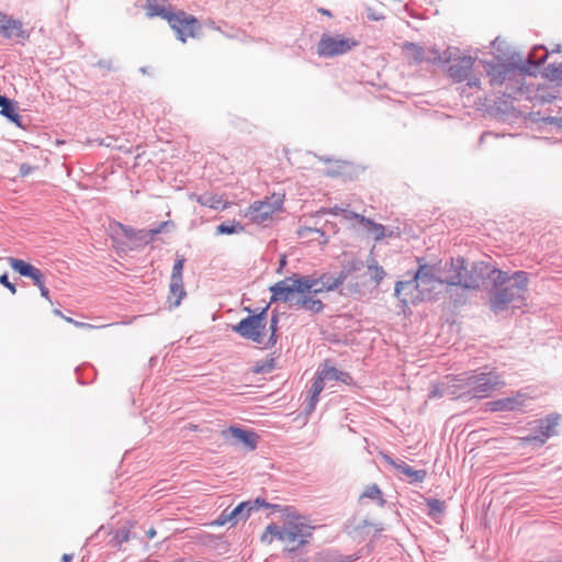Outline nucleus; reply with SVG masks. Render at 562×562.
Instances as JSON below:
<instances>
[{"label": "nucleus", "mask_w": 562, "mask_h": 562, "mask_svg": "<svg viewBox=\"0 0 562 562\" xmlns=\"http://www.w3.org/2000/svg\"><path fill=\"white\" fill-rule=\"evenodd\" d=\"M184 261L186 260L183 257L176 258L170 278L183 279L182 271H183Z\"/></svg>", "instance_id": "obj_39"}, {"label": "nucleus", "mask_w": 562, "mask_h": 562, "mask_svg": "<svg viewBox=\"0 0 562 562\" xmlns=\"http://www.w3.org/2000/svg\"><path fill=\"white\" fill-rule=\"evenodd\" d=\"M427 507L429 509L428 515L432 518H436L438 515H441L445 512V502L437 498L427 499Z\"/></svg>", "instance_id": "obj_37"}, {"label": "nucleus", "mask_w": 562, "mask_h": 562, "mask_svg": "<svg viewBox=\"0 0 562 562\" xmlns=\"http://www.w3.org/2000/svg\"><path fill=\"white\" fill-rule=\"evenodd\" d=\"M458 390L449 392L451 395L471 398L486 397L494 390L504 385L499 375L495 371L481 373H464L454 378Z\"/></svg>", "instance_id": "obj_3"}, {"label": "nucleus", "mask_w": 562, "mask_h": 562, "mask_svg": "<svg viewBox=\"0 0 562 562\" xmlns=\"http://www.w3.org/2000/svg\"><path fill=\"white\" fill-rule=\"evenodd\" d=\"M276 368V360L273 357H269L265 360L256 362V364L252 368V372L260 374V373H270Z\"/></svg>", "instance_id": "obj_34"}, {"label": "nucleus", "mask_w": 562, "mask_h": 562, "mask_svg": "<svg viewBox=\"0 0 562 562\" xmlns=\"http://www.w3.org/2000/svg\"><path fill=\"white\" fill-rule=\"evenodd\" d=\"M195 201L200 205L207 206L213 210H224L226 207V203L223 201V198L212 192H204L196 195Z\"/></svg>", "instance_id": "obj_25"}, {"label": "nucleus", "mask_w": 562, "mask_h": 562, "mask_svg": "<svg viewBox=\"0 0 562 562\" xmlns=\"http://www.w3.org/2000/svg\"><path fill=\"white\" fill-rule=\"evenodd\" d=\"M310 277L300 273H292L269 288L271 292L270 303L282 302L289 303L293 307L296 296L308 292L312 285L310 283Z\"/></svg>", "instance_id": "obj_5"}, {"label": "nucleus", "mask_w": 562, "mask_h": 562, "mask_svg": "<svg viewBox=\"0 0 562 562\" xmlns=\"http://www.w3.org/2000/svg\"><path fill=\"white\" fill-rule=\"evenodd\" d=\"M121 226V229H122V233L123 235L131 241L134 243L135 240V237H136V229L132 228L131 226H126V225H120Z\"/></svg>", "instance_id": "obj_47"}, {"label": "nucleus", "mask_w": 562, "mask_h": 562, "mask_svg": "<svg viewBox=\"0 0 562 562\" xmlns=\"http://www.w3.org/2000/svg\"><path fill=\"white\" fill-rule=\"evenodd\" d=\"M241 232H244V226L237 221L223 222L216 226L217 235H232Z\"/></svg>", "instance_id": "obj_33"}, {"label": "nucleus", "mask_w": 562, "mask_h": 562, "mask_svg": "<svg viewBox=\"0 0 562 562\" xmlns=\"http://www.w3.org/2000/svg\"><path fill=\"white\" fill-rule=\"evenodd\" d=\"M408 279L397 281L394 288V294L402 303L403 307L417 305L419 302L430 300L415 279L412 272L407 273Z\"/></svg>", "instance_id": "obj_8"}, {"label": "nucleus", "mask_w": 562, "mask_h": 562, "mask_svg": "<svg viewBox=\"0 0 562 562\" xmlns=\"http://www.w3.org/2000/svg\"><path fill=\"white\" fill-rule=\"evenodd\" d=\"M146 14L148 18L160 16L167 22L173 14L172 7L170 4L148 3L146 7Z\"/></svg>", "instance_id": "obj_29"}, {"label": "nucleus", "mask_w": 562, "mask_h": 562, "mask_svg": "<svg viewBox=\"0 0 562 562\" xmlns=\"http://www.w3.org/2000/svg\"><path fill=\"white\" fill-rule=\"evenodd\" d=\"M76 325L81 326V327L87 326V324H85V323H78V322H76Z\"/></svg>", "instance_id": "obj_64"}, {"label": "nucleus", "mask_w": 562, "mask_h": 562, "mask_svg": "<svg viewBox=\"0 0 562 562\" xmlns=\"http://www.w3.org/2000/svg\"><path fill=\"white\" fill-rule=\"evenodd\" d=\"M61 560H63V562H70L72 560V555L65 553L63 555Z\"/></svg>", "instance_id": "obj_59"}, {"label": "nucleus", "mask_w": 562, "mask_h": 562, "mask_svg": "<svg viewBox=\"0 0 562 562\" xmlns=\"http://www.w3.org/2000/svg\"><path fill=\"white\" fill-rule=\"evenodd\" d=\"M269 536H270V535H269L267 531H265V532L262 533V536H261L260 540H261L262 542L271 543L272 538H270Z\"/></svg>", "instance_id": "obj_56"}, {"label": "nucleus", "mask_w": 562, "mask_h": 562, "mask_svg": "<svg viewBox=\"0 0 562 562\" xmlns=\"http://www.w3.org/2000/svg\"><path fill=\"white\" fill-rule=\"evenodd\" d=\"M351 211H347L345 209H341L339 206H334V207H329V209H321L317 214H331L334 216H338L342 213H346V218H349V220H352L350 217V213Z\"/></svg>", "instance_id": "obj_42"}, {"label": "nucleus", "mask_w": 562, "mask_h": 562, "mask_svg": "<svg viewBox=\"0 0 562 562\" xmlns=\"http://www.w3.org/2000/svg\"><path fill=\"white\" fill-rule=\"evenodd\" d=\"M0 33L3 37L15 42H23L30 37L20 20L4 13H0Z\"/></svg>", "instance_id": "obj_13"}, {"label": "nucleus", "mask_w": 562, "mask_h": 562, "mask_svg": "<svg viewBox=\"0 0 562 562\" xmlns=\"http://www.w3.org/2000/svg\"><path fill=\"white\" fill-rule=\"evenodd\" d=\"M8 260L10 267L15 272H18L22 277L32 279V281L37 288L45 283V277L38 268L22 259L9 257Z\"/></svg>", "instance_id": "obj_15"}, {"label": "nucleus", "mask_w": 562, "mask_h": 562, "mask_svg": "<svg viewBox=\"0 0 562 562\" xmlns=\"http://www.w3.org/2000/svg\"><path fill=\"white\" fill-rule=\"evenodd\" d=\"M0 114L7 117L16 126L22 127V116L16 112L14 102L5 95L0 94Z\"/></svg>", "instance_id": "obj_23"}, {"label": "nucleus", "mask_w": 562, "mask_h": 562, "mask_svg": "<svg viewBox=\"0 0 562 562\" xmlns=\"http://www.w3.org/2000/svg\"><path fill=\"white\" fill-rule=\"evenodd\" d=\"M475 59L471 56H462L453 60L448 68L449 77L456 82L465 81L473 68Z\"/></svg>", "instance_id": "obj_16"}, {"label": "nucleus", "mask_w": 562, "mask_h": 562, "mask_svg": "<svg viewBox=\"0 0 562 562\" xmlns=\"http://www.w3.org/2000/svg\"><path fill=\"white\" fill-rule=\"evenodd\" d=\"M546 123L554 124L558 128L562 130V117L549 116L543 120Z\"/></svg>", "instance_id": "obj_50"}, {"label": "nucleus", "mask_w": 562, "mask_h": 562, "mask_svg": "<svg viewBox=\"0 0 562 562\" xmlns=\"http://www.w3.org/2000/svg\"><path fill=\"white\" fill-rule=\"evenodd\" d=\"M318 403V396H314V394H308L307 401L304 403V413L310 415L314 412L316 405Z\"/></svg>", "instance_id": "obj_44"}, {"label": "nucleus", "mask_w": 562, "mask_h": 562, "mask_svg": "<svg viewBox=\"0 0 562 562\" xmlns=\"http://www.w3.org/2000/svg\"><path fill=\"white\" fill-rule=\"evenodd\" d=\"M546 76L551 80L562 81V63L549 64L546 67Z\"/></svg>", "instance_id": "obj_38"}, {"label": "nucleus", "mask_w": 562, "mask_h": 562, "mask_svg": "<svg viewBox=\"0 0 562 562\" xmlns=\"http://www.w3.org/2000/svg\"><path fill=\"white\" fill-rule=\"evenodd\" d=\"M312 279L316 281L318 293L330 292L338 289L344 284L348 277V272L342 270L338 273V276L334 277L330 273H321L318 277L316 274H311Z\"/></svg>", "instance_id": "obj_17"}, {"label": "nucleus", "mask_w": 562, "mask_h": 562, "mask_svg": "<svg viewBox=\"0 0 562 562\" xmlns=\"http://www.w3.org/2000/svg\"><path fill=\"white\" fill-rule=\"evenodd\" d=\"M561 50V45L558 44L555 45V47L552 49V53H559Z\"/></svg>", "instance_id": "obj_60"}, {"label": "nucleus", "mask_w": 562, "mask_h": 562, "mask_svg": "<svg viewBox=\"0 0 562 562\" xmlns=\"http://www.w3.org/2000/svg\"><path fill=\"white\" fill-rule=\"evenodd\" d=\"M168 24L176 32L177 38L182 43H184L188 37H195L201 31L199 20L182 10L173 12Z\"/></svg>", "instance_id": "obj_9"}, {"label": "nucleus", "mask_w": 562, "mask_h": 562, "mask_svg": "<svg viewBox=\"0 0 562 562\" xmlns=\"http://www.w3.org/2000/svg\"><path fill=\"white\" fill-rule=\"evenodd\" d=\"M488 305L492 312L498 314L508 308L509 304L521 302L526 299L529 277L526 271H515L509 274L496 267L491 268Z\"/></svg>", "instance_id": "obj_1"}, {"label": "nucleus", "mask_w": 562, "mask_h": 562, "mask_svg": "<svg viewBox=\"0 0 562 562\" xmlns=\"http://www.w3.org/2000/svg\"><path fill=\"white\" fill-rule=\"evenodd\" d=\"M272 505L273 504H270L260 497L239 503L235 508L232 509L234 525H237L239 521L247 520L252 512H256L261 507L270 508L272 510Z\"/></svg>", "instance_id": "obj_14"}, {"label": "nucleus", "mask_w": 562, "mask_h": 562, "mask_svg": "<svg viewBox=\"0 0 562 562\" xmlns=\"http://www.w3.org/2000/svg\"><path fill=\"white\" fill-rule=\"evenodd\" d=\"M527 400L524 393H516L513 396L503 397L488 403L490 411L492 412H512L520 409Z\"/></svg>", "instance_id": "obj_19"}, {"label": "nucleus", "mask_w": 562, "mask_h": 562, "mask_svg": "<svg viewBox=\"0 0 562 562\" xmlns=\"http://www.w3.org/2000/svg\"><path fill=\"white\" fill-rule=\"evenodd\" d=\"M314 232H316V233L321 234L322 236H324V235H325V234H324V232H323L322 229H318V228L314 229Z\"/></svg>", "instance_id": "obj_62"}, {"label": "nucleus", "mask_w": 562, "mask_h": 562, "mask_svg": "<svg viewBox=\"0 0 562 562\" xmlns=\"http://www.w3.org/2000/svg\"><path fill=\"white\" fill-rule=\"evenodd\" d=\"M326 379L321 374V369L318 368L315 374V378L312 382L308 393L314 394V396H319L325 387Z\"/></svg>", "instance_id": "obj_36"}, {"label": "nucleus", "mask_w": 562, "mask_h": 562, "mask_svg": "<svg viewBox=\"0 0 562 562\" xmlns=\"http://www.w3.org/2000/svg\"><path fill=\"white\" fill-rule=\"evenodd\" d=\"M227 522H232L233 526L234 525V517L232 515V510H229V508H226L224 509L220 516L217 517V519L215 520V525L217 526H224L225 524Z\"/></svg>", "instance_id": "obj_41"}, {"label": "nucleus", "mask_w": 562, "mask_h": 562, "mask_svg": "<svg viewBox=\"0 0 562 562\" xmlns=\"http://www.w3.org/2000/svg\"><path fill=\"white\" fill-rule=\"evenodd\" d=\"M359 42L352 37H345L340 34L331 35L324 33L317 44V54L321 57H335L344 55L357 47Z\"/></svg>", "instance_id": "obj_7"}, {"label": "nucleus", "mask_w": 562, "mask_h": 562, "mask_svg": "<svg viewBox=\"0 0 562 562\" xmlns=\"http://www.w3.org/2000/svg\"><path fill=\"white\" fill-rule=\"evenodd\" d=\"M318 368L321 369V374L326 379V381H339L346 385L353 384V378L350 375V373L338 370L328 361H325Z\"/></svg>", "instance_id": "obj_21"}, {"label": "nucleus", "mask_w": 562, "mask_h": 562, "mask_svg": "<svg viewBox=\"0 0 562 562\" xmlns=\"http://www.w3.org/2000/svg\"><path fill=\"white\" fill-rule=\"evenodd\" d=\"M272 512H278L284 517L282 542L293 544L289 551L294 552L308 543L314 527L307 524L305 517L299 515L293 507L279 504L272 505Z\"/></svg>", "instance_id": "obj_4"}, {"label": "nucleus", "mask_w": 562, "mask_h": 562, "mask_svg": "<svg viewBox=\"0 0 562 562\" xmlns=\"http://www.w3.org/2000/svg\"><path fill=\"white\" fill-rule=\"evenodd\" d=\"M369 270L371 271V278L379 284L385 276L384 269L378 265H370Z\"/></svg>", "instance_id": "obj_40"}, {"label": "nucleus", "mask_w": 562, "mask_h": 562, "mask_svg": "<svg viewBox=\"0 0 562 562\" xmlns=\"http://www.w3.org/2000/svg\"><path fill=\"white\" fill-rule=\"evenodd\" d=\"M318 403V396H314V394H308L307 401L304 403V413L310 415L314 412L316 405Z\"/></svg>", "instance_id": "obj_43"}, {"label": "nucleus", "mask_w": 562, "mask_h": 562, "mask_svg": "<svg viewBox=\"0 0 562 562\" xmlns=\"http://www.w3.org/2000/svg\"><path fill=\"white\" fill-rule=\"evenodd\" d=\"M349 214L351 218H356L363 225L370 227V231L374 235L375 240H381L385 236V228L382 224L375 223L372 220L367 218L366 216L356 212H350Z\"/></svg>", "instance_id": "obj_28"}, {"label": "nucleus", "mask_w": 562, "mask_h": 562, "mask_svg": "<svg viewBox=\"0 0 562 562\" xmlns=\"http://www.w3.org/2000/svg\"><path fill=\"white\" fill-rule=\"evenodd\" d=\"M269 304L263 307L257 314H250L243 318L236 325H233L232 329L240 337L251 340L257 344H261L263 339V329L267 325V312Z\"/></svg>", "instance_id": "obj_6"}, {"label": "nucleus", "mask_w": 562, "mask_h": 562, "mask_svg": "<svg viewBox=\"0 0 562 562\" xmlns=\"http://www.w3.org/2000/svg\"><path fill=\"white\" fill-rule=\"evenodd\" d=\"M404 52L417 64L425 61V49L411 42H406L403 45Z\"/></svg>", "instance_id": "obj_32"}, {"label": "nucleus", "mask_w": 562, "mask_h": 562, "mask_svg": "<svg viewBox=\"0 0 562 562\" xmlns=\"http://www.w3.org/2000/svg\"><path fill=\"white\" fill-rule=\"evenodd\" d=\"M169 222H162L158 226L149 229H138L134 243L137 245H148L160 234Z\"/></svg>", "instance_id": "obj_26"}, {"label": "nucleus", "mask_w": 562, "mask_h": 562, "mask_svg": "<svg viewBox=\"0 0 562 562\" xmlns=\"http://www.w3.org/2000/svg\"><path fill=\"white\" fill-rule=\"evenodd\" d=\"M115 538L117 539V541H119L120 543H122V542H126V541H128V539H130V531H128V530H126V529H121V530H119V531L116 532Z\"/></svg>", "instance_id": "obj_49"}, {"label": "nucleus", "mask_w": 562, "mask_h": 562, "mask_svg": "<svg viewBox=\"0 0 562 562\" xmlns=\"http://www.w3.org/2000/svg\"><path fill=\"white\" fill-rule=\"evenodd\" d=\"M323 14H327V15H330V12L326 9H321L319 10Z\"/></svg>", "instance_id": "obj_61"}, {"label": "nucleus", "mask_w": 562, "mask_h": 562, "mask_svg": "<svg viewBox=\"0 0 562 562\" xmlns=\"http://www.w3.org/2000/svg\"><path fill=\"white\" fill-rule=\"evenodd\" d=\"M467 87L469 88H479L480 87V79L473 77L471 78L469 76V78L467 79Z\"/></svg>", "instance_id": "obj_52"}, {"label": "nucleus", "mask_w": 562, "mask_h": 562, "mask_svg": "<svg viewBox=\"0 0 562 562\" xmlns=\"http://www.w3.org/2000/svg\"><path fill=\"white\" fill-rule=\"evenodd\" d=\"M98 66H99V67H102V68H106V69H110V68H111V64H110V61H106V60H100V61H98Z\"/></svg>", "instance_id": "obj_58"}, {"label": "nucleus", "mask_w": 562, "mask_h": 562, "mask_svg": "<svg viewBox=\"0 0 562 562\" xmlns=\"http://www.w3.org/2000/svg\"><path fill=\"white\" fill-rule=\"evenodd\" d=\"M548 56L549 50L542 45H537L530 50L528 55V63L533 67H539L547 60Z\"/></svg>", "instance_id": "obj_31"}, {"label": "nucleus", "mask_w": 562, "mask_h": 562, "mask_svg": "<svg viewBox=\"0 0 562 562\" xmlns=\"http://www.w3.org/2000/svg\"><path fill=\"white\" fill-rule=\"evenodd\" d=\"M559 417L549 415L539 420L538 434L526 437L528 442H538L543 445L548 438L554 435V428L558 426Z\"/></svg>", "instance_id": "obj_20"}, {"label": "nucleus", "mask_w": 562, "mask_h": 562, "mask_svg": "<svg viewBox=\"0 0 562 562\" xmlns=\"http://www.w3.org/2000/svg\"><path fill=\"white\" fill-rule=\"evenodd\" d=\"M279 324V314L277 311H273L270 318L269 330L270 333H277Z\"/></svg>", "instance_id": "obj_48"}, {"label": "nucleus", "mask_w": 562, "mask_h": 562, "mask_svg": "<svg viewBox=\"0 0 562 562\" xmlns=\"http://www.w3.org/2000/svg\"><path fill=\"white\" fill-rule=\"evenodd\" d=\"M361 497L376 499L380 506H383L385 504V501L382 496V492L376 484L367 486L364 492L361 494Z\"/></svg>", "instance_id": "obj_35"}, {"label": "nucleus", "mask_w": 562, "mask_h": 562, "mask_svg": "<svg viewBox=\"0 0 562 562\" xmlns=\"http://www.w3.org/2000/svg\"><path fill=\"white\" fill-rule=\"evenodd\" d=\"M33 170V167L30 166L29 164H22L21 167H20V173L25 177V176H29Z\"/></svg>", "instance_id": "obj_51"}, {"label": "nucleus", "mask_w": 562, "mask_h": 562, "mask_svg": "<svg viewBox=\"0 0 562 562\" xmlns=\"http://www.w3.org/2000/svg\"><path fill=\"white\" fill-rule=\"evenodd\" d=\"M358 265H361V262L353 263L352 269H358Z\"/></svg>", "instance_id": "obj_63"}, {"label": "nucleus", "mask_w": 562, "mask_h": 562, "mask_svg": "<svg viewBox=\"0 0 562 562\" xmlns=\"http://www.w3.org/2000/svg\"><path fill=\"white\" fill-rule=\"evenodd\" d=\"M225 439H232L235 442H241L247 449L255 450L257 447L258 435L254 431L232 426L223 431Z\"/></svg>", "instance_id": "obj_18"}, {"label": "nucleus", "mask_w": 562, "mask_h": 562, "mask_svg": "<svg viewBox=\"0 0 562 562\" xmlns=\"http://www.w3.org/2000/svg\"><path fill=\"white\" fill-rule=\"evenodd\" d=\"M266 531H267L270 536H272V537H274V538L279 539L280 541H282V536H283V526H282V527H279L278 525H276V524L271 522L270 525H268V526H267Z\"/></svg>", "instance_id": "obj_45"}, {"label": "nucleus", "mask_w": 562, "mask_h": 562, "mask_svg": "<svg viewBox=\"0 0 562 562\" xmlns=\"http://www.w3.org/2000/svg\"><path fill=\"white\" fill-rule=\"evenodd\" d=\"M310 283L312 284L308 292H304L296 296L295 302L293 303V307L297 311L303 310L305 312H310L311 314H321L325 310V304L321 299L317 297L318 289L316 288V281L310 277Z\"/></svg>", "instance_id": "obj_12"}, {"label": "nucleus", "mask_w": 562, "mask_h": 562, "mask_svg": "<svg viewBox=\"0 0 562 562\" xmlns=\"http://www.w3.org/2000/svg\"><path fill=\"white\" fill-rule=\"evenodd\" d=\"M452 60V54L450 50H445L442 53L439 49L432 47L425 52V61L437 65L439 63H449Z\"/></svg>", "instance_id": "obj_30"}, {"label": "nucleus", "mask_w": 562, "mask_h": 562, "mask_svg": "<svg viewBox=\"0 0 562 562\" xmlns=\"http://www.w3.org/2000/svg\"><path fill=\"white\" fill-rule=\"evenodd\" d=\"M38 289L41 291V295L49 301V291L46 288L45 283L38 286Z\"/></svg>", "instance_id": "obj_54"}, {"label": "nucleus", "mask_w": 562, "mask_h": 562, "mask_svg": "<svg viewBox=\"0 0 562 562\" xmlns=\"http://www.w3.org/2000/svg\"><path fill=\"white\" fill-rule=\"evenodd\" d=\"M498 135L492 133V132H485L481 135L480 137V143H484L486 140V138L488 137H497Z\"/></svg>", "instance_id": "obj_55"}, {"label": "nucleus", "mask_w": 562, "mask_h": 562, "mask_svg": "<svg viewBox=\"0 0 562 562\" xmlns=\"http://www.w3.org/2000/svg\"><path fill=\"white\" fill-rule=\"evenodd\" d=\"M513 74H514V70L506 65L493 66L488 72V75L491 77V83L493 86L503 85L507 79H509L510 75H513Z\"/></svg>", "instance_id": "obj_27"}, {"label": "nucleus", "mask_w": 562, "mask_h": 562, "mask_svg": "<svg viewBox=\"0 0 562 562\" xmlns=\"http://www.w3.org/2000/svg\"><path fill=\"white\" fill-rule=\"evenodd\" d=\"M0 284L5 286L12 294L16 293V286L12 282L9 281L8 274L3 273L0 276Z\"/></svg>", "instance_id": "obj_46"}, {"label": "nucleus", "mask_w": 562, "mask_h": 562, "mask_svg": "<svg viewBox=\"0 0 562 562\" xmlns=\"http://www.w3.org/2000/svg\"><path fill=\"white\" fill-rule=\"evenodd\" d=\"M492 266L485 261H475L471 266L464 258L450 259L445 263V281L450 285H458L468 290H476L487 276H491Z\"/></svg>", "instance_id": "obj_2"}, {"label": "nucleus", "mask_w": 562, "mask_h": 562, "mask_svg": "<svg viewBox=\"0 0 562 562\" xmlns=\"http://www.w3.org/2000/svg\"><path fill=\"white\" fill-rule=\"evenodd\" d=\"M420 258L417 259L418 261V270L416 272H412L417 279L420 289H423L426 293V296H428L430 300L434 297V292L439 284L446 283L445 279H441L436 276L435 273V267L427 263H422Z\"/></svg>", "instance_id": "obj_10"}, {"label": "nucleus", "mask_w": 562, "mask_h": 562, "mask_svg": "<svg viewBox=\"0 0 562 562\" xmlns=\"http://www.w3.org/2000/svg\"><path fill=\"white\" fill-rule=\"evenodd\" d=\"M278 341V336H277V333H270V336L268 338V341H267V348H270V347H273Z\"/></svg>", "instance_id": "obj_53"}, {"label": "nucleus", "mask_w": 562, "mask_h": 562, "mask_svg": "<svg viewBox=\"0 0 562 562\" xmlns=\"http://www.w3.org/2000/svg\"><path fill=\"white\" fill-rule=\"evenodd\" d=\"M168 302L170 307H178L187 295L183 279L170 278Z\"/></svg>", "instance_id": "obj_24"}, {"label": "nucleus", "mask_w": 562, "mask_h": 562, "mask_svg": "<svg viewBox=\"0 0 562 562\" xmlns=\"http://www.w3.org/2000/svg\"><path fill=\"white\" fill-rule=\"evenodd\" d=\"M156 533H157V532H156L155 528H149V529L146 531V536H147V538H148V539H153V538H155Z\"/></svg>", "instance_id": "obj_57"}, {"label": "nucleus", "mask_w": 562, "mask_h": 562, "mask_svg": "<svg viewBox=\"0 0 562 562\" xmlns=\"http://www.w3.org/2000/svg\"><path fill=\"white\" fill-rule=\"evenodd\" d=\"M282 202L280 198L276 199L273 202L268 200L256 201L248 207L246 216L256 224H265L281 209Z\"/></svg>", "instance_id": "obj_11"}, {"label": "nucleus", "mask_w": 562, "mask_h": 562, "mask_svg": "<svg viewBox=\"0 0 562 562\" xmlns=\"http://www.w3.org/2000/svg\"><path fill=\"white\" fill-rule=\"evenodd\" d=\"M392 464L398 471V473L408 477L409 483H422L427 475L425 470H415L413 467L402 460L396 462L392 461Z\"/></svg>", "instance_id": "obj_22"}]
</instances>
